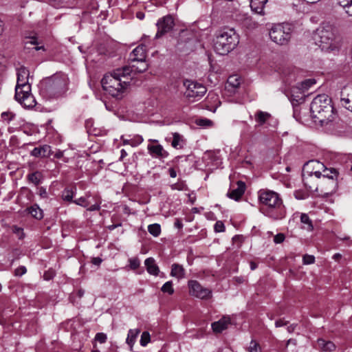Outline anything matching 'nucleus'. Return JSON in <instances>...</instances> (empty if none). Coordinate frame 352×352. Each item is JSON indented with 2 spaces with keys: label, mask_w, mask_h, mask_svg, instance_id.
<instances>
[{
  "label": "nucleus",
  "mask_w": 352,
  "mask_h": 352,
  "mask_svg": "<svg viewBox=\"0 0 352 352\" xmlns=\"http://www.w3.org/2000/svg\"><path fill=\"white\" fill-rule=\"evenodd\" d=\"M156 25L157 31L155 38H158L173 30L175 25L174 19L171 15L164 16L159 19Z\"/></svg>",
  "instance_id": "obj_11"
},
{
  "label": "nucleus",
  "mask_w": 352,
  "mask_h": 352,
  "mask_svg": "<svg viewBox=\"0 0 352 352\" xmlns=\"http://www.w3.org/2000/svg\"><path fill=\"white\" fill-rule=\"evenodd\" d=\"M287 324V321H285L283 319H280L276 321L275 326L276 327H280L286 325Z\"/></svg>",
  "instance_id": "obj_53"
},
{
  "label": "nucleus",
  "mask_w": 352,
  "mask_h": 352,
  "mask_svg": "<svg viewBox=\"0 0 352 352\" xmlns=\"http://www.w3.org/2000/svg\"><path fill=\"white\" fill-rule=\"evenodd\" d=\"M300 222L303 229L307 230V231H311L313 230L312 221L307 214H301Z\"/></svg>",
  "instance_id": "obj_28"
},
{
  "label": "nucleus",
  "mask_w": 352,
  "mask_h": 352,
  "mask_svg": "<svg viewBox=\"0 0 352 352\" xmlns=\"http://www.w3.org/2000/svg\"><path fill=\"white\" fill-rule=\"evenodd\" d=\"M146 58V47L141 44L137 46L129 54L130 63H135L136 61L145 60Z\"/></svg>",
  "instance_id": "obj_15"
},
{
  "label": "nucleus",
  "mask_w": 352,
  "mask_h": 352,
  "mask_svg": "<svg viewBox=\"0 0 352 352\" xmlns=\"http://www.w3.org/2000/svg\"><path fill=\"white\" fill-rule=\"evenodd\" d=\"M225 226L222 221H218L214 224V230L220 232L224 230Z\"/></svg>",
  "instance_id": "obj_49"
},
{
  "label": "nucleus",
  "mask_w": 352,
  "mask_h": 352,
  "mask_svg": "<svg viewBox=\"0 0 352 352\" xmlns=\"http://www.w3.org/2000/svg\"><path fill=\"white\" fill-rule=\"evenodd\" d=\"M162 291L164 293H168V294H173L174 292V289L173 288V283L172 281L166 282L162 287Z\"/></svg>",
  "instance_id": "obj_34"
},
{
  "label": "nucleus",
  "mask_w": 352,
  "mask_h": 352,
  "mask_svg": "<svg viewBox=\"0 0 352 352\" xmlns=\"http://www.w3.org/2000/svg\"><path fill=\"white\" fill-rule=\"evenodd\" d=\"M140 333V330L139 329H133L129 331L126 342L130 346L131 350H132L133 344H135L136 338Z\"/></svg>",
  "instance_id": "obj_24"
},
{
  "label": "nucleus",
  "mask_w": 352,
  "mask_h": 352,
  "mask_svg": "<svg viewBox=\"0 0 352 352\" xmlns=\"http://www.w3.org/2000/svg\"><path fill=\"white\" fill-rule=\"evenodd\" d=\"M340 105L352 112V87H344L340 92Z\"/></svg>",
  "instance_id": "obj_14"
},
{
  "label": "nucleus",
  "mask_w": 352,
  "mask_h": 352,
  "mask_svg": "<svg viewBox=\"0 0 352 352\" xmlns=\"http://www.w3.org/2000/svg\"><path fill=\"white\" fill-rule=\"evenodd\" d=\"M51 3L54 7H58L63 2V0H50Z\"/></svg>",
  "instance_id": "obj_57"
},
{
  "label": "nucleus",
  "mask_w": 352,
  "mask_h": 352,
  "mask_svg": "<svg viewBox=\"0 0 352 352\" xmlns=\"http://www.w3.org/2000/svg\"><path fill=\"white\" fill-rule=\"evenodd\" d=\"M314 40L316 44L324 52H336L340 48L337 31L329 24L323 25L316 30Z\"/></svg>",
  "instance_id": "obj_4"
},
{
  "label": "nucleus",
  "mask_w": 352,
  "mask_h": 352,
  "mask_svg": "<svg viewBox=\"0 0 352 352\" xmlns=\"http://www.w3.org/2000/svg\"><path fill=\"white\" fill-rule=\"evenodd\" d=\"M95 340L100 343H104L107 340V336L104 333H98L95 336Z\"/></svg>",
  "instance_id": "obj_44"
},
{
  "label": "nucleus",
  "mask_w": 352,
  "mask_h": 352,
  "mask_svg": "<svg viewBox=\"0 0 352 352\" xmlns=\"http://www.w3.org/2000/svg\"><path fill=\"white\" fill-rule=\"evenodd\" d=\"M311 178V177H305L303 182L305 185L311 191H320L326 194L334 191L337 186V179L336 175H331L330 178L321 177Z\"/></svg>",
  "instance_id": "obj_8"
},
{
  "label": "nucleus",
  "mask_w": 352,
  "mask_h": 352,
  "mask_svg": "<svg viewBox=\"0 0 352 352\" xmlns=\"http://www.w3.org/2000/svg\"><path fill=\"white\" fill-rule=\"evenodd\" d=\"M29 70L25 67L17 69V82L15 87L16 100L25 108L34 107L36 102L31 94V86L28 79Z\"/></svg>",
  "instance_id": "obj_2"
},
{
  "label": "nucleus",
  "mask_w": 352,
  "mask_h": 352,
  "mask_svg": "<svg viewBox=\"0 0 352 352\" xmlns=\"http://www.w3.org/2000/svg\"><path fill=\"white\" fill-rule=\"evenodd\" d=\"M239 43V35L235 30L233 28H224L216 33L213 47L217 54L226 55L234 50Z\"/></svg>",
  "instance_id": "obj_5"
},
{
  "label": "nucleus",
  "mask_w": 352,
  "mask_h": 352,
  "mask_svg": "<svg viewBox=\"0 0 352 352\" xmlns=\"http://www.w3.org/2000/svg\"><path fill=\"white\" fill-rule=\"evenodd\" d=\"M270 117V113H268L267 112L259 111L255 115V120L260 124H263L269 119Z\"/></svg>",
  "instance_id": "obj_30"
},
{
  "label": "nucleus",
  "mask_w": 352,
  "mask_h": 352,
  "mask_svg": "<svg viewBox=\"0 0 352 352\" xmlns=\"http://www.w3.org/2000/svg\"><path fill=\"white\" fill-rule=\"evenodd\" d=\"M324 165L317 160H311L307 162L304 167L303 179L305 177H311L316 179L322 173Z\"/></svg>",
  "instance_id": "obj_13"
},
{
  "label": "nucleus",
  "mask_w": 352,
  "mask_h": 352,
  "mask_svg": "<svg viewBox=\"0 0 352 352\" xmlns=\"http://www.w3.org/2000/svg\"><path fill=\"white\" fill-rule=\"evenodd\" d=\"M236 184L237 187L236 188L230 190L227 195L230 199H232L235 201H239L245 192V184L242 181H238Z\"/></svg>",
  "instance_id": "obj_17"
},
{
  "label": "nucleus",
  "mask_w": 352,
  "mask_h": 352,
  "mask_svg": "<svg viewBox=\"0 0 352 352\" xmlns=\"http://www.w3.org/2000/svg\"><path fill=\"white\" fill-rule=\"evenodd\" d=\"M174 226L176 228L181 229L183 227V223L180 219H176L174 223Z\"/></svg>",
  "instance_id": "obj_55"
},
{
  "label": "nucleus",
  "mask_w": 352,
  "mask_h": 352,
  "mask_svg": "<svg viewBox=\"0 0 352 352\" xmlns=\"http://www.w3.org/2000/svg\"><path fill=\"white\" fill-rule=\"evenodd\" d=\"M310 111L315 122L323 125L331 121L333 118V107L331 98L326 94L317 96L310 104Z\"/></svg>",
  "instance_id": "obj_3"
},
{
  "label": "nucleus",
  "mask_w": 352,
  "mask_h": 352,
  "mask_svg": "<svg viewBox=\"0 0 352 352\" xmlns=\"http://www.w3.org/2000/svg\"><path fill=\"white\" fill-rule=\"evenodd\" d=\"M50 146L44 145L41 147H36L31 151V155L36 157H45L50 155Z\"/></svg>",
  "instance_id": "obj_20"
},
{
  "label": "nucleus",
  "mask_w": 352,
  "mask_h": 352,
  "mask_svg": "<svg viewBox=\"0 0 352 352\" xmlns=\"http://www.w3.org/2000/svg\"><path fill=\"white\" fill-rule=\"evenodd\" d=\"M170 275L179 279L184 278L185 275L184 267L177 263L173 264L171 266Z\"/></svg>",
  "instance_id": "obj_26"
},
{
  "label": "nucleus",
  "mask_w": 352,
  "mask_h": 352,
  "mask_svg": "<svg viewBox=\"0 0 352 352\" xmlns=\"http://www.w3.org/2000/svg\"><path fill=\"white\" fill-rule=\"evenodd\" d=\"M151 341V336L148 331H144L141 335L140 343L142 346H146Z\"/></svg>",
  "instance_id": "obj_33"
},
{
  "label": "nucleus",
  "mask_w": 352,
  "mask_h": 352,
  "mask_svg": "<svg viewBox=\"0 0 352 352\" xmlns=\"http://www.w3.org/2000/svg\"><path fill=\"white\" fill-rule=\"evenodd\" d=\"M168 171H169L170 176L171 177H173V178L176 177L177 173H176V171L175 170L174 168H169Z\"/></svg>",
  "instance_id": "obj_59"
},
{
  "label": "nucleus",
  "mask_w": 352,
  "mask_h": 352,
  "mask_svg": "<svg viewBox=\"0 0 352 352\" xmlns=\"http://www.w3.org/2000/svg\"><path fill=\"white\" fill-rule=\"evenodd\" d=\"M291 100L294 103V102H296L297 103H301L304 101V95L300 96H294V94L291 96Z\"/></svg>",
  "instance_id": "obj_48"
},
{
  "label": "nucleus",
  "mask_w": 352,
  "mask_h": 352,
  "mask_svg": "<svg viewBox=\"0 0 352 352\" xmlns=\"http://www.w3.org/2000/svg\"><path fill=\"white\" fill-rule=\"evenodd\" d=\"M74 202L76 204L83 206V207H87L88 206V204L87 203V200L84 197H80L78 199H76L75 201H74Z\"/></svg>",
  "instance_id": "obj_50"
},
{
  "label": "nucleus",
  "mask_w": 352,
  "mask_h": 352,
  "mask_svg": "<svg viewBox=\"0 0 352 352\" xmlns=\"http://www.w3.org/2000/svg\"><path fill=\"white\" fill-rule=\"evenodd\" d=\"M31 216L36 219L40 220L43 217V210L39 208L37 204H34L26 210Z\"/></svg>",
  "instance_id": "obj_25"
},
{
  "label": "nucleus",
  "mask_w": 352,
  "mask_h": 352,
  "mask_svg": "<svg viewBox=\"0 0 352 352\" xmlns=\"http://www.w3.org/2000/svg\"><path fill=\"white\" fill-rule=\"evenodd\" d=\"M26 272H27V270H26L25 267L21 266L15 270L14 274L16 276H21L25 274L26 273Z\"/></svg>",
  "instance_id": "obj_51"
},
{
  "label": "nucleus",
  "mask_w": 352,
  "mask_h": 352,
  "mask_svg": "<svg viewBox=\"0 0 352 352\" xmlns=\"http://www.w3.org/2000/svg\"><path fill=\"white\" fill-rule=\"evenodd\" d=\"M302 261L305 265L312 264L315 262V257L312 255L305 254L303 256Z\"/></svg>",
  "instance_id": "obj_43"
},
{
  "label": "nucleus",
  "mask_w": 352,
  "mask_h": 352,
  "mask_svg": "<svg viewBox=\"0 0 352 352\" xmlns=\"http://www.w3.org/2000/svg\"><path fill=\"white\" fill-rule=\"evenodd\" d=\"M293 26L289 23L274 24L270 30L271 40L280 45H287L292 38Z\"/></svg>",
  "instance_id": "obj_9"
},
{
  "label": "nucleus",
  "mask_w": 352,
  "mask_h": 352,
  "mask_svg": "<svg viewBox=\"0 0 352 352\" xmlns=\"http://www.w3.org/2000/svg\"><path fill=\"white\" fill-rule=\"evenodd\" d=\"M131 269L136 270L139 267L140 263L138 258H132L129 260Z\"/></svg>",
  "instance_id": "obj_41"
},
{
  "label": "nucleus",
  "mask_w": 352,
  "mask_h": 352,
  "mask_svg": "<svg viewBox=\"0 0 352 352\" xmlns=\"http://www.w3.org/2000/svg\"><path fill=\"white\" fill-rule=\"evenodd\" d=\"M74 196L73 191L70 189L66 188L63 191L62 197L63 200L67 201H72Z\"/></svg>",
  "instance_id": "obj_35"
},
{
  "label": "nucleus",
  "mask_w": 352,
  "mask_h": 352,
  "mask_svg": "<svg viewBox=\"0 0 352 352\" xmlns=\"http://www.w3.org/2000/svg\"><path fill=\"white\" fill-rule=\"evenodd\" d=\"M344 12L350 16H352V5L344 10Z\"/></svg>",
  "instance_id": "obj_60"
},
{
  "label": "nucleus",
  "mask_w": 352,
  "mask_h": 352,
  "mask_svg": "<svg viewBox=\"0 0 352 352\" xmlns=\"http://www.w3.org/2000/svg\"><path fill=\"white\" fill-rule=\"evenodd\" d=\"M127 155V153L124 149L121 150L120 160H122Z\"/></svg>",
  "instance_id": "obj_64"
},
{
  "label": "nucleus",
  "mask_w": 352,
  "mask_h": 352,
  "mask_svg": "<svg viewBox=\"0 0 352 352\" xmlns=\"http://www.w3.org/2000/svg\"><path fill=\"white\" fill-rule=\"evenodd\" d=\"M148 153L155 158L164 159L168 156V153L161 144H148L147 146Z\"/></svg>",
  "instance_id": "obj_16"
},
{
  "label": "nucleus",
  "mask_w": 352,
  "mask_h": 352,
  "mask_svg": "<svg viewBox=\"0 0 352 352\" xmlns=\"http://www.w3.org/2000/svg\"><path fill=\"white\" fill-rule=\"evenodd\" d=\"M148 231L153 236H158L161 233V226L158 223L151 224L148 226Z\"/></svg>",
  "instance_id": "obj_32"
},
{
  "label": "nucleus",
  "mask_w": 352,
  "mask_h": 352,
  "mask_svg": "<svg viewBox=\"0 0 352 352\" xmlns=\"http://www.w3.org/2000/svg\"><path fill=\"white\" fill-rule=\"evenodd\" d=\"M228 83L232 87H237L240 82L236 76H231L228 79Z\"/></svg>",
  "instance_id": "obj_39"
},
{
  "label": "nucleus",
  "mask_w": 352,
  "mask_h": 352,
  "mask_svg": "<svg viewBox=\"0 0 352 352\" xmlns=\"http://www.w3.org/2000/svg\"><path fill=\"white\" fill-rule=\"evenodd\" d=\"M337 1L344 10L352 5V0H337Z\"/></svg>",
  "instance_id": "obj_45"
},
{
  "label": "nucleus",
  "mask_w": 352,
  "mask_h": 352,
  "mask_svg": "<svg viewBox=\"0 0 352 352\" xmlns=\"http://www.w3.org/2000/svg\"><path fill=\"white\" fill-rule=\"evenodd\" d=\"M144 265L146 267L147 272L150 274L154 275V276L158 275L159 272H160L159 267L155 264V261L153 258L150 257V258H146L144 261Z\"/></svg>",
  "instance_id": "obj_21"
},
{
  "label": "nucleus",
  "mask_w": 352,
  "mask_h": 352,
  "mask_svg": "<svg viewBox=\"0 0 352 352\" xmlns=\"http://www.w3.org/2000/svg\"><path fill=\"white\" fill-rule=\"evenodd\" d=\"M40 195L42 197H46L47 192L45 188H41L39 189Z\"/></svg>",
  "instance_id": "obj_63"
},
{
  "label": "nucleus",
  "mask_w": 352,
  "mask_h": 352,
  "mask_svg": "<svg viewBox=\"0 0 352 352\" xmlns=\"http://www.w3.org/2000/svg\"><path fill=\"white\" fill-rule=\"evenodd\" d=\"M100 208V206L99 204H96L92 206H91L87 210L89 211H95V210H99Z\"/></svg>",
  "instance_id": "obj_56"
},
{
  "label": "nucleus",
  "mask_w": 352,
  "mask_h": 352,
  "mask_svg": "<svg viewBox=\"0 0 352 352\" xmlns=\"http://www.w3.org/2000/svg\"><path fill=\"white\" fill-rule=\"evenodd\" d=\"M102 260L100 257H94L91 260V263L96 265H100Z\"/></svg>",
  "instance_id": "obj_54"
},
{
  "label": "nucleus",
  "mask_w": 352,
  "mask_h": 352,
  "mask_svg": "<svg viewBox=\"0 0 352 352\" xmlns=\"http://www.w3.org/2000/svg\"><path fill=\"white\" fill-rule=\"evenodd\" d=\"M184 85L186 87L185 96L191 102L200 100L207 91L205 86L197 82L186 80Z\"/></svg>",
  "instance_id": "obj_10"
},
{
  "label": "nucleus",
  "mask_w": 352,
  "mask_h": 352,
  "mask_svg": "<svg viewBox=\"0 0 352 352\" xmlns=\"http://www.w3.org/2000/svg\"><path fill=\"white\" fill-rule=\"evenodd\" d=\"M15 116V114L11 111H5L1 113V118L7 122L11 121Z\"/></svg>",
  "instance_id": "obj_40"
},
{
  "label": "nucleus",
  "mask_w": 352,
  "mask_h": 352,
  "mask_svg": "<svg viewBox=\"0 0 352 352\" xmlns=\"http://www.w3.org/2000/svg\"><path fill=\"white\" fill-rule=\"evenodd\" d=\"M267 2V0H250V7L255 12L262 14Z\"/></svg>",
  "instance_id": "obj_23"
},
{
  "label": "nucleus",
  "mask_w": 352,
  "mask_h": 352,
  "mask_svg": "<svg viewBox=\"0 0 352 352\" xmlns=\"http://www.w3.org/2000/svg\"><path fill=\"white\" fill-rule=\"evenodd\" d=\"M172 190H185L186 189V186L183 182H178L176 184H173L170 186Z\"/></svg>",
  "instance_id": "obj_42"
},
{
  "label": "nucleus",
  "mask_w": 352,
  "mask_h": 352,
  "mask_svg": "<svg viewBox=\"0 0 352 352\" xmlns=\"http://www.w3.org/2000/svg\"><path fill=\"white\" fill-rule=\"evenodd\" d=\"M249 352H261L259 344L254 340H252L248 347Z\"/></svg>",
  "instance_id": "obj_38"
},
{
  "label": "nucleus",
  "mask_w": 352,
  "mask_h": 352,
  "mask_svg": "<svg viewBox=\"0 0 352 352\" xmlns=\"http://www.w3.org/2000/svg\"><path fill=\"white\" fill-rule=\"evenodd\" d=\"M321 171H322L321 175L319 177H317L316 178H321V177L330 178L331 175L335 174L336 179H338V173L335 168H329V169L324 166L323 169Z\"/></svg>",
  "instance_id": "obj_29"
},
{
  "label": "nucleus",
  "mask_w": 352,
  "mask_h": 352,
  "mask_svg": "<svg viewBox=\"0 0 352 352\" xmlns=\"http://www.w3.org/2000/svg\"><path fill=\"white\" fill-rule=\"evenodd\" d=\"M13 231L15 234H16L19 236V239H23V230L20 228L14 227L13 228Z\"/></svg>",
  "instance_id": "obj_52"
},
{
  "label": "nucleus",
  "mask_w": 352,
  "mask_h": 352,
  "mask_svg": "<svg viewBox=\"0 0 352 352\" xmlns=\"http://www.w3.org/2000/svg\"><path fill=\"white\" fill-rule=\"evenodd\" d=\"M67 78L65 75L47 78L41 84V90L52 97L59 96L67 89Z\"/></svg>",
  "instance_id": "obj_7"
},
{
  "label": "nucleus",
  "mask_w": 352,
  "mask_h": 352,
  "mask_svg": "<svg viewBox=\"0 0 352 352\" xmlns=\"http://www.w3.org/2000/svg\"><path fill=\"white\" fill-rule=\"evenodd\" d=\"M197 124L202 126H211L212 122L211 120L208 119H200L197 122Z\"/></svg>",
  "instance_id": "obj_47"
},
{
  "label": "nucleus",
  "mask_w": 352,
  "mask_h": 352,
  "mask_svg": "<svg viewBox=\"0 0 352 352\" xmlns=\"http://www.w3.org/2000/svg\"><path fill=\"white\" fill-rule=\"evenodd\" d=\"M121 226V223H118V224H112V225H110L107 228L109 230H114L116 228L118 227V226Z\"/></svg>",
  "instance_id": "obj_61"
},
{
  "label": "nucleus",
  "mask_w": 352,
  "mask_h": 352,
  "mask_svg": "<svg viewBox=\"0 0 352 352\" xmlns=\"http://www.w3.org/2000/svg\"><path fill=\"white\" fill-rule=\"evenodd\" d=\"M131 79V69L121 67L105 74L101 80V84L107 93L120 99L126 92Z\"/></svg>",
  "instance_id": "obj_1"
},
{
  "label": "nucleus",
  "mask_w": 352,
  "mask_h": 352,
  "mask_svg": "<svg viewBox=\"0 0 352 352\" xmlns=\"http://www.w3.org/2000/svg\"><path fill=\"white\" fill-rule=\"evenodd\" d=\"M184 145V140L183 137L178 133H174L173 134V141L171 142V146L176 149H179L182 148Z\"/></svg>",
  "instance_id": "obj_27"
},
{
  "label": "nucleus",
  "mask_w": 352,
  "mask_h": 352,
  "mask_svg": "<svg viewBox=\"0 0 352 352\" xmlns=\"http://www.w3.org/2000/svg\"><path fill=\"white\" fill-rule=\"evenodd\" d=\"M137 142L136 144H131L132 146H136L138 144H140V143H142L143 142V138L141 137V136H138L137 138Z\"/></svg>",
  "instance_id": "obj_62"
},
{
  "label": "nucleus",
  "mask_w": 352,
  "mask_h": 352,
  "mask_svg": "<svg viewBox=\"0 0 352 352\" xmlns=\"http://www.w3.org/2000/svg\"><path fill=\"white\" fill-rule=\"evenodd\" d=\"M296 327V324H292L287 327V330L289 333H292L294 331Z\"/></svg>",
  "instance_id": "obj_58"
},
{
  "label": "nucleus",
  "mask_w": 352,
  "mask_h": 352,
  "mask_svg": "<svg viewBox=\"0 0 352 352\" xmlns=\"http://www.w3.org/2000/svg\"><path fill=\"white\" fill-rule=\"evenodd\" d=\"M260 202L270 209H276V212L271 217L274 219H280L285 217L284 206L279 195L272 190L262 189L258 191Z\"/></svg>",
  "instance_id": "obj_6"
},
{
  "label": "nucleus",
  "mask_w": 352,
  "mask_h": 352,
  "mask_svg": "<svg viewBox=\"0 0 352 352\" xmlns=\"http://www.w3.org/2000/svg\"><path fill=\"white\" fill-rule=\"evenodd\" d=\"M55 274V271L50 269L44 273L43 278L46 280H50L54 277Z\"/></svg>",
  "instance_id": "obj_46"
},
{
  "label": "nucleus",
  "mask_w": 352,
  "mask_h": 352,
  "mask_svg": "<svg viewBox=\"0 0 352 352\" xmlns=\"http://www.w3.org/2000/svg\"><path fill=\"white\" fill-rule=\"evenodd\" d=\"M318 347L323 351L331 352L335 351L336 345L331 341H326L320 338L317 340Z\"/></svg>",
  "instance_id": "obj_22"
},
{
  "label": "nucleus",
  "mask_w": 352,
  "mask_h": 352,
  "mask_svg": "<svg viewBox=\"0 0 352 352\" xmlns=\"http://www.w3.org/2000/svg\"><path fill=\"white\" fill-rule=\"evenodd\" d=\"M42 179V174L38 171H36L28 175V180L34 184L35 186L38 185L41 183Z\"/></svg>",
  "instance_id": "obj_31"
},
{
  "label": "nucleus",
  "mask_w": 352,
  "mask_h": 352,
  "mask_svg": "<svg viewBox=\"0 0 352 352\" xmlns=\"http://www.w3.org/2000/svg\"><path fill=\"white\" fill-rule=\"evenodd\" d=\"M188 287L190 294L197 298L206 299L211 296V290L202 287L197 280H190L188 282Z\"/></svg>",
  "instance_id": "obj_12"
},
{
  "label": "nucleus",
  "mask_w": 352,
  "mask_h": 352,
  "mask_svg": "<svg viewBox=\"0 0 352 352\" xmlns=\"http://www.w3.org/2000/svg\"><path fill=\"white\" fill-rule=\"evenodd\" d=\"M314 84H316V80L314 79L305 80V81H303L301 83L300 89H302V90L308 89L309 87H311Z\"/></svg>",
  "instance_id": "obj_37"
},
{
  "label": "nucleus",
  "mask_w": 352,
  "mask_h": 352,
  "mask_svg": "<svg viewBox=\"0 0 352 352\" xmlns=\"http://www.w3.org/2000/svg\"><path fill=\"white\" fill-rule=\"evenodd\" d=\"M124 67H129L131 69V74L133 72L142 73L145 72L148 69V64L145 60L136 61L135 63H130L129 66H124Z\"/></svg>",
  "instance_id": "obj_19"
},
{
  "label": "nucleus",
  "mask_w": 352,
  "mask_h": 352,
  "mask_svg": "<svg viewBox=\"0 0 352 352\" xmlns=\"http://www.w3.org/2000/svg\"><path fill=\"white\" fill-rule=\"evenodd\" d=\"M231 324V320L229 316H223L219 320L212 323V329L214 333H221L227 329Z\"/></svg>",
  "instance_id": "obj_18"
},
{
  "label": "nucleus",
  "mask_w": 352,
  "mask_h": 352,
  "mask_svg": "<svg viewBox=\"0 0 352 352\" xmlns=\"http://www.w3.org/2000/svg\"><path fill=\"white\" fill-rule=\"evenodd\" d=\"M267 234L268 235V237H273L274 242H283L285 237L284 234L279 233L274 236H273V234L271 232H267Z\"/></svg>",
  "instance_id": "obj_36"
}]
</instances>
